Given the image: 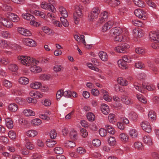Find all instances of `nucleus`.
<instances>
[{
	"label": "nucleus",
	"mask_w": 159,
	"mask_h": 159,
	"mask_svg": "<svg viewBox=\"0 0 159 159\" xmlns=\"http://www.w3.org/2000/svg\"><path fill=\"white\" fill-rule=\"evenodd\" d=\"M37 134V131L34 130H28L26 132V134L27 136L32 137L36 136Z\"/></svg>",
	"instance_id": "27"
},
{
	"label": "nucleus",
	"mask_w": 159,
	"mask_h": 159,
	"mask_svg": "<svg viewBox=\"0 0 159 159\" xmlns=\"http://www.w3.org/2000/svg\"><path fill=\"white\" fill-rule=\"evenodd\" d=\"M106 131H107L108 133L111 134H114L115 132V131L112 126L109 125H107L105 127Z\"/></svg>",
	"instance_id": "32"
},
{
	"label": "nucleus",
	"mask_w": 159,
	"mask_h": 159,
	"mask_svg": "<svg viewBox=\"0 0 159 159\" xmlns=\"http://www.w3.org/2000/svg\"><path fill=\"white\" fill-rule=\"evenodd\" d=\"M108 142L109 144L111 146H114L116 142L115 138L111 136L109 137Z\"/></svg>",
	"instance_id": "45"
},
{
	"label": "nucleus",
	"mask_w": 159,
	"mask_h": 159,
	"mask_svg": "<svg viewBox=\"0 0 159 159\" xmlns=\"http://www.w3.org/2000/svg\"><path fill=\"white\" fill-rule=\"evenodd\" d=\"M87 65L92 70H94L97 72H99L100 71V69L98 68L97 67L94 66L91 63H87Z\"/></svg>",
	"instance_id": "53"
},
{
	"label": "nucleus",
	"mask_w": 159,
	"mask_h": 159,
	"mask_svg": "<svg viewBox=\"0 0 159 159\" xmlns=\"http://www.w3.org/2000/svg\"><path fill=\"white\" fill-rule=\"evenodd\" d=\"M135 66L136 68L139 69H142L145 67L143 63L140 61L136 62L135 63Z\"/></svg>",
	"instance_id": "60"
},
{
	"label": "nucleus",
	"mask_w": 159,
	"mask_h": 159,
	"mask_svg": "<svg viewBox=\"0 0 159 159\" xmlns=\"http://www.w3.org/2000/svg\"><path fill=\"white\" fill-rule=\"evenodd\" d=\"M108 119L109 122L111 123H113L116 121L115 115L113 114H110L108 116Z\"/></svg>",
	"instance_id": "46"
},
{
	"label": "nucleus",
	"mask_w": 159,
	"mask_h": 159,
	"mask_svg": "<svg viewBox=\"0 0 159 159\" xmlns=\"http://www.w3.org/2000/svg\"><path fill=\"white\" fill-rule=\"evenodd\" d=\"M150 39L156 42H159V31L151 32L149 34Z\"/></svg>",
	"instance_id": "10"
},
{
	"label": "nucleus",
	"mask_w": 159,
	"mask_h": 159,
	"mask_svg": "<svg viewBox=\"0 0 159 159\" xmlns=\"http://www.w3.org/2000/svg\"><path fill=\"white\" fill-rule=\"evenodd\" d=\"M17 58L22 64L26 66H29L31 64L33 65L38 64L39 63L38 61L28 56H18Z\"/></svg>",
	"instance_id": "1"
},
{
	"label": "nucleus",
	"mask_w": 159,
	"mask_h": 159,
	"mask_svg": "<svg viewBox=\"0 0 159 159\" xmlns=\"http://www.w3.org/2000/svg\"><path fill=\"white\" fill-rule=\"evenodd\" d=\"M108 16V13L104 11L99 16V18L96 24V27H98L100 26L101 24L107 20Z\"/></svg>",
	"instance_id": "4"
},
{
	"label": "nucleus",
	"mask_w": 159,
	"mask_h": 159,
	"mask_svg": "<svg viewBox=\"0 0 159 159\" xmlns=\"http://www.w3.org/2000/svg\"><path fill=\"white\" fill-rule=\"evenodd\" d=\"M100 13L99 8L98 7L93 8L91 12H89L88 16V19L90 21H93L98 17Z\"/></svg>",
	"instance_id": "2"
},
{
	"label": "nucleus",
	"mask_w": 159,
	"mask_h": 159,
	"mask_svg": "<svg viewBox=\"0 0 159 159\" xmlns=\"http://www.w3.org/2000/svg\"><path fill=\"white\" fill-rule=\"evenodd\" d=\"M101 111L105 115H107L109 112L108 106L106 104H103L101 107Z\"/></svg>",
	"instance_id": "23"
},
{
	"label": "nucleus",
	"mask_w": 159,
	"mask_h": 159,
	"mask_svg": "<svg viewBox=\"0 0 159 159\" xmlns=\"http://www.w3.org/2000/svg\"><path fill=\"white\" fill-rule=\"evenodd\" d=\"M29 79L25 77H21L19 79V83L21 84H26L29 83Z\"/></svg>",
	"instance_id": "34"
},
{
	"label": "nucleus",
	"mask_w": 159,
	"mask_h": 159,
	"mask_svg": "<svg viewBox=\"0 0 159 159\" xmlns=\"http://www.w3.org/2000/svg\"><path fill=\"white\" fill-rule=\"evenodd\" d=\"M41 103L46 107L49 106L51 104V101L48 99H43L41 101Z\"/></svg>",
	"instance_id": "43"
},
{
	"label": "nucleus",
	"mask_w": 159,
	"mask_h": 159,
	"mask_svg": "<svg viewBox=\"0 0 159 159\" xmlns=\"http://www.w3.org/2000/svg\"><path fill=\"white\" fill-rule=\"evenodd\" d=\"M129 134L132 138H135L137 136L138 133L135 129H131L129 130Z\"/></svg>",
	"instance_id": "38"
},
{
	"label": "nucleus",
	"mask_w": 159,
	"mask_h": 159,
	"mask_svg": "<svg viewBox=\"0 0 159 159\" xmlns=\"http://www.w3.org/2000/svg\"><path fill=\"white\" fill-rule=\"evenodd\" d=\"M143 141L145 144L149 145H151L152 143L151 138L149 135L144 136L143 138Z\"/></svg>",
	"instance_id": "19"
},
{
	"label": "nucleus",
	"mask_w": 159,
	"mask_h": 159,
	"mask_svg": "<svg viewBox=\"0 0 159 159\" xmlns=\"http://www.w3.org/2000/svg\"><path fill=\"white\" fill-rule=\"evenodd\" d=\"M42 29L44 33L48 35L51 34L52 33V30H51L47 27H43Z\"/></svg>",
	"instance_id": "56"
},
{
	"label": "nucleus",
	"mask_w": 159,
	"mask_h": 159,
	"mask_svg": "<svg viewBox=\"0 0 159 159\" xmlns=\"http://www.w3.org/2000/svg\"><path fill=\"white\" fill-rule=\"evenodd\" d=\"M23 113L26 116H33L35 115V112L30 110H25Z\"/></svg>",
	"instance_id": "33"
},
{
	"label": "nucleus",
	"mask_w": 159,
	"mask_h": 159,
	"mask_svg": "<svg viewBox=\"0 0 159 159\" xmlns=\"http://www.w3.org/2000/svg\"><path fill=\"white\" fill-rule=\"evenodd\" d=\"M41 84L40 82H34L30 84V87L34 89H38L40 88Z\"/></svg>",
	"instance_id": "30"
},
{
	"label": "nucleus",
	"mask_w": 159,
	"mask_h": 159,
	"mask_svg": "<svg viewBox=\"0 0 159 159\" xmlns=\"http://www.w3.org/2000/svg\"><path fill=\"white\" fill-rule=\"evenodd\" d=\"M92 143L94 146L96 147H98L101 144L100 141L98 139H94L92 141Z\"/></svg>",
	"instance_id": "64"
},
{
	"label": "nucleus",
	"mask_w": 159,
	"mask_h": 159,
	"mask_svg": "<svg viewBox=\"0 0 159 159\" xmlns=\"http://www.w3.org/2000/svg\"><path fill=\"white\" fill-rule=\"evenodd\" d=\"M129 39L125 36L123 37L121 35L119 34L115 36L114 40L116 41L126 42L129 40Z\"/></svg>",
	"instance_id": "15"
},
{
	"label": "nucleus",
	"mask_w": 159,
	"mask_h": 159,
	"mask_svg": "<svg viewBox=\"0 0 159 159\" xmlns=\"http://www.w3.org/2000/svg\"><path fill=\"white\" fill-rule=\"evenodd\" d=\"M121 99V101L126 105H128L130 103V101L129 99L125 96H122Z\"/></svg>",
	"instance_id": "55"
},
{
	"label": "nucleus",
	"mask_w": 159,
	"mask_h": 159,
	"mask_svg": "<svg viewBox=\"0 0 159 159\" xmlns=\"http://www.w3.org/2000/svg\"><path fill=\"white\" fill-rule=\"evenodd\" d=\"M56 141L52 140H48L47 141L46 144L49 147L51 148L53 147V146L56 144Z\"/></svg>",
	"instance_id": "50"
},
{
	"label": "nucleus",
	"mask_w": 159,
	"mask_h": 159,
	"mask_svg": "<svg viewBox=\"0 0 159 159\" xmlns=\"http://www.w3.org/2000/svg\"><path fill=\"white\" fill-rule=\"evenodd\" d=\"M18 108V106L15 103L10 104L8 107V109L12 112H15L16 111Z\"/></svg>",
	"instance_id": "21"
},
{
	"label": "nucleus",
	"mask_w": 159,
	"mask_h": 159,
	"mask_svg": "<svg viewBox=\"0 0 159 159\" xmlns=\"http://www.w3.org/2000/svg\"><path fill=\"white\" fill-rule=\"evenodd\" d=\"M0 22L6 27L11 28L13 26L12 22L7 19L1 17L0 18Z\"/></svg>",
	"instance_id": "9"
},
{
	"label": "nucleus",
	"mask_w": 159,
	"mask_h": 159,
	"mask_svg": "<svg viewBox=\"0 0 159 159\" xmlns=\"http://www.w3.org/2000/svg\"><path fill=\"white\" fill-rule=\"evenodd\" d=\"M6 125L7 127L9 129L13 128V125L12 120L9 118H7L6 119Z\"/></svg>",
	"instance_id": "28"
},
{
	"label": "nucleus",
	"mask_w": 159,
	"mask_h": 159,
	"mask_svg": "<svg viewBox=\"0 0 159 159\" xmlns=\"http://www.w3.org/2000/svg\"><path fill=\"white\" fill-rule=\"evenodd\" d=\"M129 117L134 120H136L138 118L137 113L134 111L130 112L129 114Z\"/></svg>",
	"instance_id": "41"
},
{
	"label": "nucleus",
	"mask_w": 159,
	"mask_h": 159,
	"mask_svg": "<svg viewBox=\"0 0 159 159\" xmlns=\"http://www.w3.org/2000/svg\"><path fill=\"white\" fill-rule=\"evenodd\" d=\"M26 142V143L25 146L27 149L31 150L34 148V146L28 140H27Z\"/></svg>",
	"instance_id": "58"
},
{
	"label": "nucleus",
	"mask_w": 159,
	"mask_h": 159,
	"mask_svg": "<svg viewBox=\"0 0 159 159\" xmlns=\"http://www.w3.org/2000/svg\"><path fill=\"white\" fill-rule=\"evenodd\" d=\"M34 13L35 15L38 16H40L43 18L45 17V14L43 12L40 11L35 10L34 11Z\"/></svg>",
	"instance_id": "57"
},
{
	"label": "nucleus",
	"mask_w": 159,
	"mask_h": 159,
	"mask_svg": "<svg viewBox=\"0 0 159 159\" xmlns=\"http://www.w3.org/2000/svg\"><path fill=\"white\" fill-rule=\"evenodd\" d=\"M117 81L118 84L122 86H126L128 84V81L122 77H119Z\"/></svg>",
	"instance_id": "22"
},
{
	"label": "nucleus",
	"mask_w": 159,
	"mask_h": 159,
	"mask_svg": "<svg viewBox=\"0 0 159 159\" xmlns=\"http://www.w3.org/2000/svg\"><path fill=\"white\" fill-rule=\"evenodd\" d=\"M23 42L24 44L30 47H34L36 45L35 42L29 38L24 39L23 40Z\"/></svg>",
	"instance_id": "11"
},
{
	"label": "nucleus",
	"mask_w": 159,
	"mask_h": 159,
	"mask_svg": "<svg viewBox=\"0 0 159 159\" xmlns=\"http://www.w3.org/2000/svg\"><path fill=\"white\" fill-rule=\"evenodd\" d=\"M113 24V23L112 21H108L103 26L102 29V31L106 32L112 27Z\"/></svg>",
	"instance_id": "16"
},
{
	"label": "nucleus",
	"mask_w": 159,
	"mask_h": 159,
	"mask_svg": "<svg viewBox=\"0 0 159 159\" xmlns=\"http://www.w3.org/2000/svg\"><path fill=\"white\" fill-rule=\"evenodd\" d=\"M18 31L20 34L25 36H29L31 34V32L29 30L23 28H18Z\"/></svg>",
	"instance_id": "13"
},
{
	"label": "nucleus",
	"mask_w": 159,
	"mask_h": 159,
	"mask_svg": "<svg viewBox=\"0 0 159 159\" xmlns=\"http://www.w3.org/2000/svg\"><path fill=\"white\" fill-rule=\"evenodd\" d=\"M143 129L146 132L149 133L151 131L152 129L150 123L146 121H143L141 124Z\"/></svg>",
	"instance_id": "7"
},
{
	"label": "nucleus",
	"mask_w": 159,
	"mask_h": 159,
	"mask_svg": "<svg viewBox=\"0 0 159 159\" xmlns=\"http://www.w3.org/2000/svg\"><path fill=\"white\" fill-rule=\"evenodd\" d=\"M87 117L88 119L91 121H94L95 118V115L91 112L88 113L87 114Z\"/></svg>",
	"instance_id": "52"
},
{
	"label": "nucleus",
	"mask_w": 159,
	"mask_h": 159,
	"mask_svg": "<svg viewBox=\"0 0 159 159\" xmlns=\"http://www.w3.org/2000/svg\"><path fill=\"white\" fill-rule=\"evenodd\" d=\"M22 16L24 19L30 21V25H33L34 26L36 25V23H37V22L35 21V18L33 15L26 13L23 14Z\"/></svg>",
	"instance_id": "6"
},
{
	"label": "nucleus",
	"mask_w": 159,
	"mask_h": 159,
	"mask_svg": "<svg viewBox=\"0 0 159 159\" xmlns=\"http://www.w3.org/2000/svg\"><path fill=\"white\" fill-rule=\"evenodd\" d=\"M132 23L136 26L141 27L143 25V23L138 20H134L132 21Z\"/></svg>",
	"instance_id": "44"
},
{
	"label": "nucleus",
	"mask_w": 159,
	"mask_h": 159,
	"mask_svg": "<svg viewBox=\"0 0 159 159\" xmlns=\"http://www.w3.org/2000/svg\"><path fill=\"white\" fill-rule=\"evenodd\" d=\"M135 52L138 54H143L145 52L144 49L141 47L136 48L135 50Z\"/></svg>",
	"instance_id": "61"
},
{
	"label": "nucleus",
	"mask_w": 159,
	"mask_h": 159,
	"mask_svg": "<svg viewBox=\"0 0 159 159\" xmlns=\"http://www.w3.org/2000/svg\"><path fill=\"white\" fill-rule=\"evenodd\" d=\"M3 85L7 89L10 88L12 86V83L9 81L4 80L3 81Z\"/></svg>",
	"instance_id": "47"
},
{
	"label": "nucleus",
	"mask_w": 159,
	"mask_h": 159,
	"mask_svg": "<svg viewBox=\"0 0 159 159\" xmlns=\"http://www.w3.org/2000/svg\"><path fill=\"white\" fill-rule=\"evenodd\" d=\"M131 59L130 57L128 55H125L122 57V59L121 60L125 62H129L131 61Z\"/></svg>",
	"instance_id": "63"
},
{
	"label": "nucleus",
	"mask_w": 159,
	"mask_h": 159,
	"mask_svg": "<svg viewBox=\"0 0 159 159\" xmlns=\"http://www.w3.org/2000/svg\"><path fill=\"white\" fill-rule=\"evenodd\" d=\"M42 123L41 120L39 118H36L33 119L31 121V123L34 126H38Z\"/></svg>",
	"instance_id": "39"
},
{
	"label": "nucleus",
	"mask_w": 159,
	"mask_h": 159,
	"mask_svg": "<svg viewBox=\"0 0 159 159\" xmlns=\"http://www.w3.org/2000/svg\"><path fill=\"white\" fill-rule=\"evenodd\" d=\"M134 148L137 149L142 150L143 149V146L141 143L140 142H136L134 143Z\"/></svg>",
	"instance_id": "42"
},
{
	"label": "nucleus",
	"mask_w": 159,
	"mask_h": 159,
	"mask_svg": "<svg viewBox=\"0 0 159 159\" xmlns=\"http://www.w3.org/2000/svg\"><path fill=\"white\" fill-rule=\"evenodd\" d=\"M70 137L72 139H76L77 137V132L75 130H73L70 132Z\"/></svg>",
	"instance_id": "49"
},
{
	"label": "nucleus",
	"mask_w": 159,
	"mask_h": 159,
	"mask_svg": "<svg viewBox=\"0 0 159 159\" xmlns=\"http://www.w3.org/2000/svg\"><path fill=\"white\" fill-rule=\"evenodd\" d=\"M55 152L57 154H61L63 152V150L62 148L60 147H56L54 148Z\"/></svg>",
	"instance_id": "54"
},
{
	"label": "nucleus",
	"mask_w": 159,
	"mask_h": 159,
	"mask_svg": "<svg viewBox=\"0 0 159 159\" xmlns=\"http://www.w3.org/2000/svg\"><path fill=\"white\" fill-rule=\"evenodd\" d=\"M136 96L137 99L142 102L144 103H145L147 102V101L146 99L141 94H137Z\"/></svg>",
	"instance_id": "40"
},
{
	"label": "nucleus",
	"mask_w": 159,
	"mask_h": 159,
	"mask_svg": "<svg viewBox=\"0 0 159 159\" xmlns=\"http://www.w3.org/2000/svg\"><path fill=\"white\" fill-rule=\"evenodd\" d=\"M99 56L100 58L103 61H106L108 60V56L106 52L104 51H101L99 52Z\"/></svg>",
	"instance_id": "20"
},
{
	"label": "nucleus",
	"mask_w": 159,
	"mask_h": 159,
	"mask_svg": "<svg viewBox=\"0 0 159 159\" xmlns=\"http://www.w3.org/2000/svg\"><path fill=\"white\" fill-rule=\"evenodd\" d=\"M59 11L62 17L66 18L68 16V15L66 9L62 6H60L59 7Z\"/></svg>",
	"instance_id": "24"
},
{
	"label": "nucleus",
	"mask_w": 159,
	"mask_h": 159,
	"mask_svg": "<svg viewBox=\"0 0 159 159\" xmlns=\"http://www.w3.org/2000/svg\"><path fill=\"white\" fill-rule=\"evenodd\" d=\"M64 95V93H63V90L62 89H60L58 90L56 94V98L58 100H59L60 98L63 96Z\"/></svg>",
	"instance_id": "51"
},
{
	"label": "nucleus",
	"mask_w": 159,
	"mask_h": 159,
	"mask_svg": "<svg viewBox=\"0 0 159 159\" xmlns=\"http://www.w3.org/2000/svg\"><path fill=\"white\" fill-rule=\"evenodd\" d=\"M82 15V10L79 6L75 7V12L74 13V19L75 23L78 24L80 21V18Z\"/></svg>",
	"instance_id": "3"
},
{
	"label": "nucleus",
	"mask_w": 159,
	"mask_h": 159,
	"mask_svg": "<svg viewBox=\"0 0 159 159\" xmlns=\"http://www.w3.org/2000/svg\"><path fill=\"white\" fill-rule=\"evenodd\" d=\"M36 64H34V65L31 64V66L30 67V71L34 73H39L41 71V69L40 67L36 66Z\"/></svg>",
	"instance_id": "18"
},
{
	"label": "nucleus",
	"mask_w": 159,
	"mask_h": 159,
	"mask_svg": "<svg viewBox=\"0 0 159 159\" xmlns=\"http://www.w3.org/2000/svg\"><path fill=\"white\" fill-rule=\"evenodd\" d=\"M6 16L8 18L11 19L13 22H16L19 20V18L18 16L13 13L10 12H7Z\"/></svg>",
	"instance_id": "12"
},
{
	"label": "nucleus",
	"mask_w": 159,
	"mask_h": 159,
	"mask_svg": "<svg viewBox=\"0 0 159 159\" xmlns=\"http://www.w3.org/2000/svg\"><path fill=\"white\" fill-rule=\"evenodd\" d=\"M120 138L122 141L126 142L128 140V136L125 133H121L120 135Z\"/></svg>",
	"instance_id": "48"
},
{
	"label": "nucleus",
	"mask_w": 159,
	"mask_h": 159,
	"mask_svg": "<svg viewBox=\"0 0 159 159\" xmlns=\"http://www.w3.org/2000/svg\"><path fill=\"white\" fill-rule=\"evenodd\" d=\"M148 117L149 120L153 121L156 119V113L153 111H150L148 114Z\"/></svg>",
	"instance_id": "25"
},
{
	"label": "nucleus",
	"mask_w": 159,
	"mask_h": 159,
	"mask_svg": "<svg viewBox=\"0 0 159 159\" xmlns=\"http://www.w3.org/2000/svg\"><path fill=\"white\" fill-rule=\"evenodd\" d=\"M9 62V60L6 57H2L0 58V64L1 65H7Z\"/></svg>",
	"instance_id": "29"
},
{
	"label": "nucleus",
	"mask_w": 159,
	"mask_h": 159,
	"mask_svg": "<svg viewBox=\"0 0 159 159\" xmlns=\"http://www.w3.org/2000/svg\"><path fill=\"white\" fill-rule=\"evenodd\" d=\"M9 46L11 48L18 51L20 50V47L15 43L12 44H9Z\"/></svg>",
	"instance_id": "62"
},
{
	"label": "nucleus",
	"mask_w": 159,
	"mask_h": 159,
	"mask_svg": "<svg viewBox=\"0 0 159 159\" xmlns=\"http://www.w3.org/2000/svg\"><path fill=\"white\" fill-rule=\"evenodd\" d=\"M134 86L137 90L142 93H143L144 87L143 86L142 87L140 84L137 82H135L134 84Z\"/></svg>",
	"instance_id": "26"
},
{
	"label": "nucleus",
	"mask_w": 159,
	"mask_h": 159,
	"mask_svg": "<svg viewBox=\"0 0 159 159\" xmlns=\"http://www.w3.org/2000/svg\"><path fill=\"white\" fill-rule=\"evenodd\" d=\"M117 63L119 67L122 69H126L127 68L126 62L123 61L122 60H121V59L118 60Z\"/></svg>",
	"instance_id": "31"
},
{
	"label": "nucleus",
	"mask_w": 159,
	"mask_h": 159,
	"mask_svg": "<svg viewBox=\"0 0 159 159\" xmlns=\"http://www.w3.org/2000/svg\"><path fill=\"white\" fill-rule=\"evenodd\" d=\"M129 48V45L127 43H124L115 48V51L117 52L125 53Z\"/></svg>",
	"instance_id": "5"
},
{
	"label": "nucleus",
	"mask_w": 159,
	"mask_h": 159,
	"mask_svg": "<svg viewBox=\"0 0 159 159\" xmlns=\"http://www.w3.org/2000/svg\"><path fill=\"white\" fill-rule=\"evenodd\" d=\"M41 7L42 8L49 10L52 12H55L56 9L54 7V6L51 5L48 3L46 4L45 3H42L41 5Z\"/></svg>",
	"instance_id": "14"
},
{
	"label": "nucleus",
	"mask_w": 159,
	"mask_h": 159,
	"mask_svg": "<svg viewBox=\"0 0 159 159\" xmlns=\"http://www.w3.org/2000/svg\"><path fill=\"white\" fill-rule=\"evenodd\" d=\"M122 32L121 28L119 27H116L112 28L110 31V33L116 35L120 34Z\"/></svg>",
	"instance_id": "17"
},
{
	"label": "nucleus",
	"mask_w": 159,
	"mask_h": 159,
	"mask_svg": "<svg viewBox=\"0 0 159 159\" xmlns=\"http://www.w3.org/2000/svg\"><path fill=\"white\" fill-rule=\"evenodd\" d=\"M63 69V66L61 65H55L53 68L54 71L56 73H58L62 71Z\"/></svg>",
	"instance_id": "35"
},
{
	"label": "nucleus",
	"mask_w": 159,
	"mask_h": 159,
	"mask_svg": "<svg viewBox=\"0 0 159 159\" xmlns=\"http://www.w3.org/2000/svg\"><path fill=\"white\" fill-rule=\"evenodd\" d=\"M134 3L138 7H143L145 6L144 2L141 0H133Z\"/></svg>",
	"instance_id": "37"
},
{
	"label": "nucleus",
	"mask_w": 159,
	"mask_h": 159,
	"mask_svg": "<svg viewBox=\"0 0 159 159\" xmlns=\"http://www.w3.org/2000/svg\"><path fill=\"white\" fill-rule=\"evenodd\" d=\"M134 13L135 15L139 18L144 20L146 18L145 12L141 9H136L134 11Z\"/></svg>",
	"instance_id": "8"
},
{
	"label": "nucleus",
	"mask_w": 159,
	"mask_h": 159,
	"mask_svg": "<svg viewBox=\"0 0 159 159\" xmlns=\"http://www.w3.org/2000/svg\"><path fill=\"white\" fill-rule=\"evenodd\" d=\"M65 17H60V20L62 25L66 27H67L69 25L68 22L66 19H65Z\"/></svg>",
	"instance_id": "59"
},
{
	"label": "nucleus",
	"mask_w": 159,
	"mask_h": 159,
	"mask_svg": "<svg viewBox=\"0 0 159 159\" xmlns=\"http://www.w3.org/2000/svg\"><path fill=\"white\" fill-rule=\"evenodd\" d=\"M9 44L7 41L4 40H0V47L5 48L9 46Z\"/></svg>",
	"instance_id": "36"
}]
</instances>
